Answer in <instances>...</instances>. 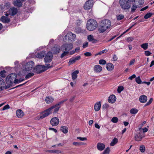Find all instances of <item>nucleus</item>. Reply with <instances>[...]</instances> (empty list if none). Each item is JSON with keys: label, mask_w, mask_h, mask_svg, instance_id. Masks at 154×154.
Wrapping results in <instances>:
<instances>
[{"label": "nucleus", "mask_w": 154, "mask_h": 154, "mask_svg": "<svg viewBox=\"0 0 154 154\" xmlns=\"http://www.w3.org/2000/svg\"><path fill=\"white\" fill-rule=\"evenodd\" d=\"M139 149L141 152H144L145 150V146L143 145H141Z\"/></svg>", "instance_id": "nucleus-40"}, {"label": "nucleus", "mask_w": 154, "mask_h": 154, "mask_svg": "<svg viewBox=\"0 0 154 154\" xmlns=\"http://www.w3.org/2000/svg\"><path fill=\"white\" fill-rule=\"evenodd\" d=\"M111 121L114 123H116L118 121V119L116 117H113L112 118Z\"/></svg>", "instance_id": "nucleus-52"}, {"label": "nucleus", "mask_w": 154, "mask_h": 154, "mask_svg": "<svg viewBox=\"0 0 154 154\" xmlns=\"http://www.w3.org/2000/svg\"><path fill=\"white\" fill-rule=\"evenodd\" d=\"M116 100V97L114 95H110L108 98V101L110 103H114Z\"/></svg>", "instance_id": "nucleus-17"}, {"label": "nucleus", "mask_w": 154, "mask_h": 154, "mask_svg": "<svg viewBox=\"0 0 154 154\" xmlns=\"http://www.w3.org/2000/svg\"><path fill=\"white\" fill-rule=\"evenodd\" d=\"M18 12L17 9L14 7H12L8 10V12H9V14H10V15L13 16L15 15Z\"/></svg>", "instance_id": "nucleus-13"}, {"label": "nucleus", "mask_w": 154, "mask_h": 154, "mask_svg": "<svg viewBox=\"0 0 154 154\" xmlns=\"http://www.w3.org/2000/svg\"><path fill=\"white\" fill-rule=\"evenodd\" d=\"M34 75V74L32 72H30L28 73L25 76V78L26 79H29V78L32 77Z\"/></svg>", "instance_id": "nucleus-41"}, {"label": "nucleus", "mask_w": 154, "mask_h": 154, "mask_svg": "<svg viewBox=\"0 0 154 154\" xmlns=\"http://www.w3.org/2000/svg\"><path fill=\"white\" fill-rule=\"evenodd\" d=\"M147 97L145 95L141 96L139 98V100L141 103H145L147 100Z\"/></svg>", "instance_id": "nucleus-25"}, {"label": "nucleus", "mask_w": 154, "mask_h": 154, "mask_svg": "<svg viewBox=\"0 0 154 154\" xmlns=\"http://www.w3.org/2000/svg\"><path fill=\"white\" fill-rule=\"evenodd\" d=\"M68 37L69 40L74 41L76 38V35L75 34L70 32L68 34Z\"/></svg>", "instance_id": "nucleus-30"}, {"label": "nucleus", "mask_w": 154, "mask_h": 154, "mask_svg": "<svg viewBox=\"0 0 154 154\" xmlns=\"http://www.w3.org/2000/svg\"><path fill=\"white\" fill-rule=\"evenodd\" d=\"M144 137L140 133L137 134L135 136V140L137 141H141L142 139Z\"/></svg>", "instance_id": "nucleus-21"}, {"label": "nucleus", "mask_w": 154, "mask_h": 154, "mask_svg": "<svg viewBox=\"0 0 154 154\" xmlns=\"http://www.w3.org/2000/svg\"><path fill=\"white\" fill-rule=\"evenodd\" d=\"M136 76L135 74H133L132 75L130 76L128 78V79L130 80H132L133 79H134L135 78H136Z\"/></svg>", "instance_id": "nucleus-64"}, {"label": "nucleus", "mask_w": 154, "mask_h": 154, "mask_svg": "<svg viewBox=\"0 0 154 154\" xmlns=\"http://www.w3.org/2000/svg\"><path fill=\"white\" fill-rule=\"evenodd\" d=\"M53 58V55L52 52H48L44 58V61L45 63H50L52 61Z\"/></svg>", "instance_id": "nucleus-9"}, {"label": "nucleus", "mask_w": 154, "mask_h": 154, "mask_svg": "<svg viewBox=\"0 0 154 154\" xmlns=\"http://www.w3.org/2000/svg\"><path fill=\"white\" fill-rule=\"evenodd\" d=\"M11 6V4L9 2H6L4 4H2L0 5V8L2 10H5L9 8Z\"/></svg>", "instance_id": "nucleus-16"}, {"label": "nucleus", "mask_w": 154, "mask_h": 154, "mask_svg": "<svg viewBox=\"0 0 154 154\" xmlns=\"http://www.w3.org/2000/svg\"><path fill=\"white\" fill-rule=\"evenodd\" d=\"M118 142V140L116 138H114L112 140L110 143V145L111 146H113L116 144Z\"/></svg>", "instance_id": "nucleus-35"}, {"label": "nucleus", "mask_w": 154, "mask_h": 154, "mask_svg": "<svg viewBox=\"0 0 154 154\" xmlns=\"http://www.w3.org/2000/svg\"><path fill=\"white\" fill-rule=\"evenodd\" d=\"M87 38L89 42H92L93 43H95L97 42V40L94 38L92 35H89L87 37Z\"/></svg>", "instance_id": "nucleus-29"}, {"label": "nucleus", "mask_w": 154, "mask_h": 154, "mask_svg": "<svg viewBox=\"0 0 154 154\" xmlns=\"http://www.w3.org/2000/svg\"><path fill=\"white\" fill-rule=\"evenodd\" d=\"M35 64L32 61H30L26 63L24 65L23 67L25 69L26 71H29L32 69L34 67Z\"/></svg>", "instance_id": "nucleus-6"}, {"label": "nucleus", "mask_w": 154, "mask_h": 154, "mask_svg": "<svg viewBox=\"0 0 154 154\" xmlns=\"http://www.w3.org/2000/svg\"><path fill=\"white\" fill-rule=\"evenodd\" d=\"M153 101V99L152 98H150L148 102H147L145 105V106H146L152 103Z\"/></svg>", "instance_id": "nucleus-56"}, {"label": "nucleus", "mask_w": 154, "mask_h": 154, "mask_svg": "<svg viewBox=\"0 0 154 154\" xmlns=\"http://www.w3.org/2000/svg\"><path fill=\"white\" fill-rule=\"evenodd\" d=\"M60 130L63 133L65 134L67 133L68 131V128L65 126L61 127Z\"/></svg>", "instance_id": "nucleus-34"}, {"label": "nucleus", "mask_w": 154, "mask_h": 154, "mask_svg": "<svg viewBox=\"0 0 154 154\" xmlns=\"http://www.w3.org/2000/svg\"><path fill=\"white\" fill-rule=\"evenodd\" d=\"M0 20L2 22L5 23H9L10 20L9 18L4 16L1 17Z\"/></svg>", "instance_id": "nucleus-19"}, {"label": "nucleus", "mask_w": 154, "mask_h": 154, "mask_svg": "<svg viewBox=\"0 0 154 154\" xmlns=\"http://www.w3.org/2000/svg\"><path fill=\"white\" fill-rule=\"evenodd\" d=\"M68 99H65L61 101L58 102L56 103L54 105L51 106L53 109H54L56 106H60V107L62 106L64 103L67 101Z\"/></svg>", "instance_id": "nucleus-18"}, {"label": "nucleus", "mask_w": 154, "mask_h": 154, "mask_svg": "<svg viewBox=\"0 0 154 154\" xmlns=\"http://www.w3.org/2000/svg\"><path fill=\"white\" fill-rule=\"evenodd\" d=\"M77 139H79L82 141L86 140H87L86 138V137H77Z\"/></svg>", "instance_id": "nucleus-63"}, {"label": "nucleus", "mask_w": 154, "mask_h": 154, "mask_svg": "<svg viewBox=\"0 0 154 154\" xmlns=\"http://www.w3.org/2000/svg\"><path fill=\"white\" fill-rule=\"evenodd\" d=\"M119 2L121 8L125 11L130 9L132 5V2L128 0H119Z\"/></svg>", "instance_id": "nucleus-2"}, {"label": "nucleus", "mask_w": 154, "mask_h": 154, "mask_svg": "<svg viewBox=\"0 0 154 154\" xmlns=\"http://www.w3.org/2000/svg\"><path fill=\"white\" fill-rule=\"evenodd\" d=\"M109 107V105L106 103L103 105L102 106V108L103 109L105 110L107 108H108Z\"/></svg>", "instance_id": "nucleus-54"}, {"label": "nucleus", "mask_w": 154, "mask_h": 154, "mask_svg": "<svg viewBox=\"0 0 154 154\" xmlns=\"http://www.w3.org/2000/svg\"><path fill=\"white\" fill-rule=\"evenodd\" d=\"M134 39V37H128L127 39V40L128 42H131V41H132Z\"/></svg>", "instance_id": "nucleus-59"}, {"label": "nucleus", "mask_w": 154, "mask_h": 154, "mask_svg": "<svg viewBox=\"0 0 154 154\" xmlns=\"http://www.w3.org/2000/svg\"><path fill=\"white\" fill-rule=\"evenodd\" d=\"M136 82L138 84H140L142 83L141 79L139 76L136 78L135 79Z\"/></svg>", "instance_id": "nucleus-47"}, {"label": "nucleus", "mask_w": 154, "mask_h": 154, "mask_svg": "<svg viewBox=\"0 0 154 154\" xmlns=\"http://www.w3.org/2000/svg\"><path fill=\"white\" fill-rule=\"evenodd\" d=\"M138 112V110L136 109H132L130 110V113L132 114H135Z\"/></svg>", "instance_id": "nucleus-45"}, {"label": "nucleus", "mask_w": 154, "mask_h": 154, "mask_svg": "<svg viewBox=\"0 0 154 154\" xmlns=\"http://www.w3.org/2000/svg\"><path fill=\"white\" fill-rule=\"evenodd\" d=\"M17 75L16 74L13 73L8 75L6 79V82L7 84L11 85L14 82V80L17 79Z\"/></svg>", "instance_id": "nucleus-3"}, {"label": "nucleus", "mask_w": 154, "mask_h": 154, "mask_svg": "<svg viewBox=\"0 0 154 154\" xmlns=\"http://www.w3.org/2000/svg\"><path fill=\"white\" fill-rule=\"evenodd\" d=\"M6 73V71L5 70L1 71L0 72V75L2 77L4 78L5 77V73Z\"/></svg>", "instance_id": "nucleus-53"}, {"label": "nucleus", "mask_w": 154, "mask_h": 154, "mask_svg": "<svg viewBox=\"0 0 154 154\" xmlns=\"http://www.w3.org/2000/svg\"><path fill=\"white\" fill-rule=\"evenodd\" d=\"M94 4L93 0H88L86 2L84 6V9L85 10H88L90 9Z\"/></svg>", "instance_id": "nucleus-7"}, {"label": "nucleus", "mask_w": 154, "mask_h": 154, "mask_svg": "<svg viewBox=\"0 0 154 154\" xmlns=\"http://www.w3.org/2000/svg\"><path fill=\"white\" fill-rule=\"evenodd\" d=\"M79 73L78 70H75L72 73V79L73 80L76 79L77 76V74Z\"/></svg>", "instance_id": "nucleus-33"}, {"label": "nucleus", "mask_w": 154, "mask_h": 154, "mask_svg": "<svg viewBox=\"0 0 154 154\" xmlns=\"http://www.w3.org/2000/svg\"><path fill=\"white\" fill-rule=\"evenodd\" d=\"M16 115L19 118H20L23 116L24 113L21 109H18L16 111Z\"/></svg>", "instance_id": "nucleus-23"}, {"label": "nucleus", "mask_w": 154, "mask_h": 154, "mask_svg": "<svg viewBox=\"0 0 154 154\" xmlns=\"http://www.w3.org/2000/svg\"><path fill=\"white\" fill-rule=\"evenodd\" d=\"M9 108H10V106H9V105L8 104H7L3 107L2 109V110H5L6 109H9Z\"/></svg>", "instance_id": "nucleus-58"}, {"label": "nucleus", "mask_w": 154, "mask_h": 154, "mask_svg": "<svg viewBox=\"0 0 154 154\" xmlns=\"http://www.w3.org/2000/svg\"><path fill=\"white\" fill-rule=\"evenodd\" d=\"M108 51L107 50H104L101 51H100L98 53L96 54H95V56H96L98 55H101L102 54H103L104 53H106Z\"/></svg>", "instance_id": "nucleus-51"}, {"label": "nucleus", "mask_w": 154, "mask_h": 154, "mask_svg": "<svg viewBox=\"0 0 154 154\" xmlns=\"http://www.w3.org/2000/svg\"><path fill=\"white\" fill-rule=\"evenodd\" d=\"M50 122L52 126H56L59 124V121L58 118L54 117L52 118Z\"/></svg>", "instance_id": "nucleus-11"}, {"label": "nucleus", "mask_w": 154, "mask_h": 154, "mask_svg": "<svg viewBox=\"0 0 154 154\" xmlns=\"http://www.w3.org/2000/svg\"><path fill=\"white\" fill-rule=\"evenodd\" d=\"M108 28L106 27V26L102 25L100 24V25L98 27V31L100 33H103L105 32Z\"/></svg>", "instance_id": "nucleus-24"}, {"label": "nucleus", "mask_w": 154, "mask_h": 154, "mask_svg": "<svg viewBox=\"0 0 154 154\" xmlns=\"http://www.w3.org/2000/svg\"><path fill=\"white\" fill-rule=\"evenodd\" d=\"M26 0H15L14 2V5L18 8H20L22 6V3L26 1Z\"/></svg>", "instance_id": "nucleus-15"}, {"label": "nucleus", "mask_w": 154, "mask_h": 154, "mask_svg": "<svg viewBox=\"0 0 154 154\" xmlns=\"http://www.w3.org/2000/svg\"><path fill=\"white\" fill-rule=\"evenodd\" d=\"M44 65H37L33 68V72L37 74L43 72L45 71V69H44Z\"/></svg>", "instance_id": "nucleus-5"}, {"label": "nucleus", "mask_w": 154, "mask_h": 154, "mask_svg": "<svg viewBox=\"0 0 154 154\" xmlns=\"http://www.w3.org/2000/svg\"><path fill=\"white\" fill-rule=\"evenodd\" d=\"M110 149L109 147H107L102 153V154H109V153Z\"/></svg>", "instance_id": "nucleus-44"}, {"label": "nucleus", "mask_w": 154, "mask_h": 154, "mask_svg": "<svg viewBox=\"0 0 154 154\" xmlns=\"http://www.w3.org/2000/svg\"><path fill=\"white\" fill-rule=\"evenodd\" d=\"M101 24L106 26V27L108 29L109 28L111 25V23L110 21L108 20H102L101 23Z\"/></svg>", "instance_id": "nucleus-12"}, {"label": "nucleus", "mask_w": 154, "mask_h": 154, "mask_svg": "<svg viewBox=\"0 0 154 154\" xmlns=\"http://www.w3.org/2000/svg\"><path fill=\"white\" fill-rule=\"evenodd\" d=\"M44 69H45V70H47L49 68H52L53 66L52 65L50 66V64L49 63L46 64V66L44 65Z\"/></svg>", "instance_id": "nucleus-48"}, {"label": "nucleus", "mask_w": 154, "mask_h": 154, "mask_svg": "<svg viewBox=\"0 0 154 154\" xmlns=\"http://www.w3.org/2000/svg\"><path fill=\"white\" fill-rule=\"evenodd\" d=\"M46 151L49 152H52L56 153H59L61 152L58 150H46Z\"/></svg>", "instance_id": "nucleus-36"}, {"label": "nucleus", "mask_w": 154, "mask_h": 154, "mask_svg": "<svg viewBox=\"0 0 154 154\" xmlns=\"http://www.w3.org/2000/svg\"><path fill=\"white\" fill-rule=\"evenodd\" d=\"M114 65L112 63H108L106 64V68L109 71H112L114 69Z\"/></svg>", "instance_id": "nucleus-27"}, {"label": "nucleus", "mask_w": 154, "mask_h": 154, "mask_svg": "<svg viewBox=\"0 0 154 154\" xmlns=\"http://www.w3.org/2000/svg\"><path fill=\"white\" fill-rule=\"evenodd\" d=\"M62 49V46L61 47L58 45H56L51 48V50L52 53L56 54L59 53Z\"/></svg>", "instance_id": "nucleus-8"}, {"label": "nucleus", "mask_w": 154, "mask_h": 154, "mask_svg": "<svg viewBox=\"0 0 154 154\" xmlns=\"http://www.w3.org/2000/svg\"><path fill=\"white\" fill-rule=\"evenodd\" d=\"M54 100V99L51 97H46L45 100L47 104H49L51 103Z\"/></svg>", "instance_id": "nucleus-32"}, {"label": "nucleus", "mask_w": 154, "mask_h": 154, "mask_svg": "<svg viewBox=\"0 0 154 154\" xmlns=\"http://www.w3.org/2000/svg\"><path fill=\"white\" fill-rule=\"evenodd\" d=\"M105 146L103 143H99L97 145V148L100 151H102L104 149Z\"/></svg>", "instance_id": "nucleus-26"}, {"label": "nucleus", "mask_w": 154, "mask_h": 154, "mask_svg": "<svg viewBox=\"0 0 154 154\" xmlns=\"http://www.w3.org/2000/svg\"><path fill=\"white\" fill-rule=\"evenodd\" d=\"M134 2H136L139 5H140L143 3V0H134Z\"/></svg>", "instance_id": "nucleus-38"}, {"label": "nucleus", "mask_w": 154, "mask_h": 154, "mask_svg": "<svg viewBox=\"0 0 154 154\" xmlns=\"http://www.w3.org/2000/svg\"><path fill=\"white\" fill-rule=\"evenodd\" d=\"M84 55L86 57H90L91 56V54L90 52H86L84 53Z\"/></svg>", "instance_id": "nucleus-60"}, {"label": "nucleus", "mask_w": 154, "mask_h": 154, "mask_svg": "<svg viewBox=\"0 0 154 154\" xmlns=\"http://www.w3.org/2000/svg\"><path fill=\"white\" fill-rule=\"evenodd\" d=\"M73 48L72 45L71 44L65 43L62 46V50L69 51L71 50Z\"/></svg>", "instance_id": "nucleus-10"}, {"label": "nucleus", "mask_w": 154, "mask_h": 154, "mask_svg": "<svg viewBox=\"0 0 154 154\" xmlns=\"http://www.w3.org/2000/svg\"><path fill=\"white\" fill-rule=\"evenodd\" d=\"M69 52L68 51H64L60 56V58H62L63 57L66 56L68 53Z\"/></svg>", "instance_id": "nucleus-49"}, {"label": "nucleus", "mask_w": 154, "mask_h": 154, "mask_svg": "<svg viewBox=\"0 0 154 154\" xmlns=\"http://www.w3.org/2000/svg\"><path fill=\"white\" fill-rule=\"evenodd\" d=\"M94 68V71L96 72H100L102 69V67L98 65H95Z\"/></svg>", "instance_id": "nucleus-22"}, {"label": "nucleus", "mask_w": 154, "mask_h": 154, "mask_svg": "<svg viewBox=\"0 0 154 154\" xmlns=\"http://www.w3.org/2000/svg\"><path fill=\"white\" fill-rule=\"evenodd\" d=\"M53 109V108L51 106L49 108L45 110L42 112V114L41 115L39 118V119H42L48 116L52 112Z\"/></svg>", "instance_id": "nucleus-4"}, {"label": "nucleus", "mask_w": 154, "mask_h": 154, "mask_svg": "<svg viewBox=\"0 0 154 154\" xmlns=\"http://www.w3.org/2000/svg\"><path fill=\"white\" fill-rule=\"evenodd\" d=\"M101 103L100 102H97L94 105V109L96 111H99L101 107Z\"/></svg>", "instance_id": "nucleus-28"}, {"label": "nucleus", "mask_w": 154, "mask_h": 154, "mask_svg": "<svg viewBox=\"0 0 154 154\" xmlns=\"http://www.w3.org/2000/svg\"><path fill=\"white\" fill-rule=\"evenodd\" d=\"M99 63L100 64H105L106 63V61L103 59L100 60L99 61Z\"/></svg>", "instance_id": "nucleus-55"}, {"label": "nucleus", "mask_w": 154, "mask_h": 154, "mask_svg": "<svg viewBox=\"0 0 154 154\" xmlns=\"http://www.w3.org/2000/svg\"><path fill=\"white\" fill-rule=\"evenodd\" d=\"M152 14L151 13H149L146 14L144 17V18L145 19H147L150 17Z\"/></svg>", "instance_id": "nucleus-46"}, {"label": "nucleus", "mask_w": 154, "mask_h": 154, "mask_svg": "<svg viewBox=\"0 0 154 154\" xmlns=\"http://www.w3.org/2000/svg\"><path fill=\"white\" fill-rule=\"evenodd\" d=\"M45 55V53L44 51H42L38 53L36 57L39 58H43Z\"/></svg>", "instance_id": "nucleus-31"}, {"label": "nucleus", "mask_w": 154, "mask_h": 154, "mask_svg": "<svg viewBox=\"0 0 154 154\" xmlns=\"http://www.w3.org/2000/svg\"><path fill=\"white\" fill-rule=\"evenodd\" d=\"M117 20H121L123 19L124 17V16L122 14H119L116 16Z\"/></svg>", "instance_id": "nucleus-42"}, {"label": "nucleus", "mask_w": 154, "mask_h": 154, "mask_svg": "<svg viewBox=\"0 0 154 154\" xmlns=\"http://www.w3.org/2000/svg\"><path fill=\"white\" fill-rule=\"evenodd\" d=\"M86 27L89 31H93L95 29L97 26V22L93 19H90L88 21Z\"/></svg>", "instance_id": "nucleus-1"}, {"label": "nucleus", "mask_w": 154, "mask_h": 154, "mask_svg": "<svg viewBox=\"0 0 154 154\" xmlns=\"http://www.w3.org/2000/svg\"><path fill=\"white\" fill-rule=\"evenodd\" d=\"M151 53L149 51H145V54L146 56H148L151 55Z\"/></svg>", "instance_id": "nucleus-62"}, {"label": "nucleus", "mask_w": 154, "mask_h": 154, "mask_svg": "<svg viewBox=\"0 0 154 154\" xmlns=\"http://www.w3.org/2000/svg\"><path fill=\"white\" fill-rule=\"evenodd\" d=\"M24 80V79L20 78L19 79H16V80H14V83L15 84H17V83H19L23 81Z\"/></svg>", "instance_id": "nucleus-43"}, {"label": "nucleus", "mask_w": 154, "mask_h": 154, "mask_svg": "<svg viewBox=\"0 0 154 154\" xmlns=\"http://www.w3.org/2000/svg\"><path fill=\"white\" fill-rule=\"evenodd\" d=\"M60 106H56L55 107V109L54 110V113H56L59 110V109L60 108Z\"/></svg>", "instance_id": "nucleus-61"}, {"label": "nucleus", "mask_w": 154, "mask_h": 154, "mask_svg": "<svg viewBox=\"0 0 154 154\" xmlns=\"http://www.w3.org/2000/svg\"><path fill=\"white\" fill-rule=\"evenodd\" d=\"M142 48L144 50H146L148 48V44L147 43H143L140 45Z\"/></svg>", "instance_id": "nucleus-39"}, {"label": "nucleus", "mask_w": 154, "mask_h": 154, "mask_svg": "<svg viewBox=\"0 0 154 154\" xmlns=\"http://www.w3.org/2000/svg\"><path fill=\"white\" fill-rule=\"evenodd\" d=\"M132 7L131 8V12L132 13L134 12L136 9L138 8L139 7V6L137 5L136 2H133L132 4Z\"/></svg>", "instance_id": "nucleus-20"}, {"label": "nucleus", "mask_w": 154, "mask_h": 154, "mask_svg": "<svg viewBox=\"0 0 154 154\" xmlns=\"http://www.w3.org/2000/svg\"><path fill=\"white\" fill-rule=\"evenodd\" d=\"M5 84V82L4 80H2L0 81V91H2L3 90L4 88V86H1L2 85H4Z\"/></svg>", "instance_id": "nucleus-37"}, {"label": "nucleus", "mask_w": 154, "mask_h": 154, "mask_svg": "<svg viewBox=\"0 0 154 154\" xmlns=\"http://www.w3.org/2000/svg\"><path fill=\"white\" fill-rule=\"evenodd\" d=\"M81 57L80 56H77L75 57H73L71 58L68 62V65L70 66L72 64L75 63V61L80 59Z\"/></svg>", "instance_id": "nucleus-14"}, {"label": "nucleus", "mask_w": 154, "mask_h": 154, "mask_svg": "<svg viewBox=\"0 0 154 154\" xmlns=\"http://www.w3.org/2000/svg\"><path fill=\"white\" fill-rule=\"evenodd\" d=\"M124 89V87L122 86H119L117 89V91L119 93H120Z\"/></svg>", "instance_id": "nucleus-50"}, {"label": "nucleus", "mask_w": 154, "mask_h": 154, "mask_svg": "<svg viewBox=\"0 0 154 154\" xmlns=\"http://www.w3.org/2000/svg\"><path fill=\"white\" fill-rule=\"evenodd\" d=\"M73 145L76 146H79L83 144V143L82 142L81 143H78L77 142H74L72 143Z\"/></svg>", "instance_id": "nucleus-57"}]
</instances>
